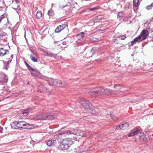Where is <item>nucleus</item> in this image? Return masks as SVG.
Segmentation results:
<instances>
[{
    "label": "nucleus",
    "instance_id": "nucleus-41",
    "mask_svg": "<svg viewBox=\"0 0 153 153\" xmlns=\"http://www.w3.org/2000/svg\"><path fill=\"white\" fill-rule=\"evenodd\" d=\"M2 130V129L1 128H0V131H1Z\"/></svg>",
    "mask_w": 153,
    "mask_h": 153
},
{
    "label": "nucleus",
    "instance_id": "nucleus-21",
    "mask_svg": "<svg viewBox=\"0 0 153 153\" xmlns=\"http://www.w3.org/2000/svg\"><path fill=\"white\" fill-rule=\"evenodd\" d=\"M6 35V33L2 31H0V40L2 39L3 37L5 36Z\"/></svg>",
    "mask_w": 153,
    "mask_h": 153
},
{
    "label": "nucleus",
    "instance_id": "nucleus-17",
    "mask_svg": "<svg viewBox=\"0 0 153 153\" xmlns=\"http://www.w3.org/2000/svg\"><path fill=\"white\" fill-rule=\"evenodd\" d=\"M85 35V33L84 32H82L78 34L76 37L77 39V40H82L83 39V37Z\"/></svg>",
    "mask_w": 153,
    "mask_h": 153
},
{
    "label": "nucleus",
    "instance_id": "nucleus-31",
    "mask_svg": "<svg viewBox=\"0 0 153 153\" xmlns=\"http://www.w3.org/2000/svg\"><path fill=\"white\" fill-rule=\"evenodd\" d=\"M152 7H153V5H152V3L151 5H148L147 6L146 9L148 10H149L152 9Z\"/></svg>",
    "mask_w": 153,
    "mask_h": 153
},
{
    "label": "nucleus",
    "instance_id": "nucleus-32",
    "mask_svg": "<svg viewBox=\"0 0 153 153\" xmlns=\"http://www.w3.org/2000/svg\"><path fill=\"white\" fill-rule=\"evenodd\" d=\"M120 36V38H121L120 39L122 40H124L126 38V36L125 35H122L121 36Z\"/></svg>",
    "mask_w": 153,
    "mask_h": 153
},
{
    "label": "nucleus",
    "instance_id": "nucleus-19",
    "mask_svg": "<svg viewBox=\"0 0 153 153\" xmlns=\"http://www.w3.org/2000/svg\"><path fill=\"white\" fill-rule=\"evenodd\" d=\"M56 142V140H50L48 141L47 143V145L48 146H51L54 145Z\"/></svg>",
    "mask_w": 153,
    "mask_h": 153
},
{
    "label": "nucleus",
    "instance_id": "nucleus-40",
    "mask_svg": "<svg viewBox=\"0 0 153 153\" xmlns=\"http://www.w3.org/2000/svg\"><path fill=\"white\" fill-rule=\"evenodd\" d=\"M30 51H31L32 53H33V51L31 50V49H30Z\"/></svg>",
    "mask_w": 153,
    "mask_h": 153
},
{
    "label": "nucleus",
    "instance_id": "nucleus-33",
    "mask_svg": "<svg viewBox=\"0 0 153 153\" xmlns=\"http://www.w3.org/2000/svg\"><path fill=\"white\" fill-rule=\"evenodd\" d=\"M118 16L121 17H122L123 16V14L122 12L119 13Z\"/></svg>",
    "mask_w": 153,
    "mask_h": 153
},
{
    "label": "nucleus",
    "instance_id": "nucleus-46",
    "mask_svg": "<svg viewBox=\"0 0 153 153\" xmlns=\"http://www.w3.org/2000/svg\"><path fill=\"white\" fill-rule=\"evenodd\" d=\"M152 3V5H153V2Z\"/></svg>",
    "mask_w": 153,
    "mask_h": 153
},
{
    "label": "nucleus",
    "instance_id": "nucleus-8",
    "mask_svg": "<svg viewBox=\"0 0 153 153\" xmlns=\"http://www.w3.org/2000/svg\"><path fill=\"white\" fill-rule=\"evenodd\" d=\"M49 83L50 85H56L58 87H64L65 86L62 82L57 79H54L52 78H51L49 80Z\"/></svg>",
    "mask_w": 153,
    "mask_h": 153
},
{
    "label": "nucleus",
    "instance_id": "nucleus-37",
    "mask_svg": "<svg viewBox=\"0 0 153 153\" xmlns=\"http://www.w3.org/2000/svg\"><path fill=\"white\" fill-rule=\"evenodd\" d=\"M14 0L16 2V4H18L19 3V1L18 0Z\"/></svg>",
    "mask_w": 153,
    "mask_h": 153
},
{
    "label": "nucleus",
    "instance_id": "nucleus-23",
    "mask_svg": "<svg viewBox=\"0 0 153 153\" xmlns=\"http://www.w3.org/2000/svg\"><path fill=\"white\" fill-rule=\"evenodd\" d=\"M30 58L32 61L34 62H37L38 61L37 59L32 55L30 56Z\"/></svg>",
    "mask_w": 153,
    "mask_h": 153
},
{
    "label": "nucleus",
    "instance_id": "nucleus-2",
    "mask_svg": "<svg viewBox=\"0 0 153 153\" xmlns=\"http://www.w3.org/2000/svg\"><path fill=\"white\" fill-rule=\"evenodd\" d=\"M149 34V32L147 30H143L141 33L140 34L131 42V45L132 46L134 45L137 42L139 43L142 41L146 39Z\"/></svg>",
    "mask_w": 153,
    "mask_h": 153
},
{
    "label": "nucleus",
    "instance_id": "nucleus-12",
    "mask_svg": "<svg viewBox=\"0 0 153 153\" xmlns=\"http://www.w3.org/2000/svg\"><path fill=\"white\" fill-rule=\"evenodd\" d=\"M29 71L31 72V75L34 77H36L40 74V73L32 67Z\"/></svg>",
    "mask_w": 153,
    "mask_h": 153
},
{
    "label": "nucleus",
    "instance_id": "nucleus-7",
    "mask_svg": "<svg viewBox=\"0 0 153 153\" xmlns=\"http://www.w3.org/2000/svg\"><path fill=\"white\" fill-rule=\"evenodd\" d=\"M13 57V55L12 53L8 51V53L6 54L4 56L5 62L4 63V67L7 70V67H9V64L11 62L12 59Z\"/></svg>",
    "mask_w": 153,
    "mask_h": 153
},
{
    "label": "nucleus",
    "instance_id": "nucleus-6",
    "mask_svg": "<svg viewBox=\"0 0 153 153\" xmlns=\"http://www.w3.org/2000/svg\"><path fill=\"white\" fill-rule=\"evenodd\" d=\"M80 103L83 108L87 109L88 112L92 114L95 113V111L91 110L92 108L91 107L92 105L88 100L84 99H83V101L80 102Z\"/></svg>",
    "mask_w": 153,
    "mask_h": 153
},
{
    "label": "nucleus",
    "instance_id": "nucleus-26",
    "mask_svg": "<svg viewBox=\"0 0 153 153\" xmlns=\"http://www.w3.org/2000/svg\"><path fill=\"white\" fill-rule=\"evenodd\" d=\"M42 16V13L41 11H38L36 14V16L39 19Z\"/></svg>",
    "mask_w": 153,
    "mask_h": 153
},
{
    "label": "nucleus",
    "instance_id": "nucleus-27",
    "mask_svg": "<svg viewBox=\"0 0 153 153\" xmlns=\"http://www.w3.org/2000/svg\"><path fill=\"white\" fill-rule=\"evenodd\" d=\"M41 51H42L45 54V55H46L47 56H51V53L48 52L47 51H46L43 50L42 49V50Z\"/></svg>",
    "mask_w": 153,
    "mask_h": 153
},
{
    "label": "nucleus",
    "instance_id": "nucleus-16",
    "mask_svg": "<svg viewBox=\"0 0 153 153\" xmlns=\"http://www.w3.org/2000/svg\"><path fill=\"white\" fill-rule=\"evenodd\" d=\"M31 110V109L30 108L24 110L22 111V114L24 116H26L30 112Z\"/></svg>",
    "mask_w": 153,
    "mask_h": 153
},
{
    "label": "nucleus",
    "instance_id": "nucleus-18",
    "mask_svg": "<svg viewBox=\"0 0 153 153\" xmlns=\"http://www.w3.org/2000/svg\"><path fill=\"white\" fill-rule=\"evenodd\" d=\"M85 43V42L82 40H77L76 42V44L78 46L83 45Z\"/></svg>",
    "mask_w": 153,
    "mask_h": 153
},
{
    "label": "nucleus",
    "instance_id": "nucleus-3",
    "mask_svg": "<svg viewBox=\"0 0 153 153\" xmlns=\"http://www.w3.org/2000/svg\"><path fill=\"white\" fill-rule=\"evenodd\" d=\"M11 127L14 129H21L25 127L24 128H27V127L31 125L24 121H17L14 122L11 124Z\"/></svg>",
    "mask_w": 153,
    "mask_h": 153
},
{
    "label": "nucleus",
    "instance_id": "nucleus-5",
    "mask_svg": "<svg viewBox=\"0 0 153 153\" xmlns=\"http://www.w3.org/2000/svg\"><path fill=\"white\" fill-rule=\"evenodd\" d=\"M53 118V116L49 113L46 114L43 113L34 115L33 119L34 120H39L52 119Z\"/></svg>",
    "mask_w": 153,
    "mask_h": 153
},
{
    "label": "nucleus",
    "instance_id": "nucleus-14",
    "mask_svg": "<svg viewBox=\"0 0 153 153\" xmlns=\"http://www.w3.org/2000/svg\"><path fill=\"white\" fill-rule=\"evenodd\" d=\"M8 50L4 49L3 48H0V57L4 56L6 54L8 53Z\"/></svg>",
    "mask_w": 153,
    "mask_h": 153
},
{
    "label": "nucleus",
    "instance_id": "nucleus-28",
    "mask_svg": "<svg viewBox=\"0 0 153 153\" xmlns=\"http://www.w3.org/2000/svg\"><path fill=\"white\" fill-rule=\"evenodd\" d=\"M42 92H43L44 93H47L48 91L47 88L45 87L42 86Z\"/></svg>",
    "mask_w": 153,
    "mask_h": 153
},
{
    "label": "nucleus",
    "instance_id": "nucleus-24",
    "mask_svg": "<svg viewBox=\"0 0 153 153\" xmlns=\"http://www.w3.org/2000/svg\"><path fill=\"white\" fill-rule=\"evenodd\" d=\"M139 0H134L133 5L135 7H137L138 5Z\"/></svg>",
    "mask_w": 153,
    "mask_h": 153
},
{
    "label": "nucleus",
    "instance_id": "nucleus-42",
    "mask_svg": "<svg viewBox=\"0 0 153 153\" xmlns=\"http://www.w3.org/2000/svg\"><path fill=\"white\" fill-rule=\"evenodd\" d=\"M57 42H56V41H55L54 42V43H56Z\"/></svg>",
    "mask_w": 153,
    "mask_h": 153
},
{
    "label": "nucleus",
    "instance_id": "nucleus-45",
    "mask_svg": "<svg viewBox=\"0 0 153 153\" xmlns=\"http://www.w3.org/2000/svg\"><path fill=\"white\" fill-rule=\"evenodd\" d=\"M52 7H53V4H52Z\"/></svg>",
    "mask_w": 153,
    "mask_h": 153
},
{
    "label": "nucleus",
    "instance_id": "nucleus-29",
    "mask_svg": "<svg viewBox=\"0 0 153 153\" xmlns=\"http://www.w3.org/2000/svg\"><path fill=\"white\" fill-rule=\"evenodd\" d=\"M6 15L4 13L0 16V23H1V22L2 20L5 18V16Z\"/></svg>",
    "mask_w": 153,
    "mask_h": 153
},
{
    "label": "nucleus",
    "instance_id": "nucleus-43",
    "mask_svg": "<svg viewBox=\"0 0 153 153\" xmlns=\"http://www.w3.org/2000/svg\"><path fill=\"white\" fill-rule=\"evenodd\" d=\"M8 97H7L6 98V99H7V98H8Z\"/></svg>",
    "mask_w": 153,
    "mask_h": 153
},
{
    "label": "nucleus",
    "instance_id": "nucleus-20",
    "mask_svg": "<svg viewBox=\"0 0 153 153\" xmlns=\"http://www.w3.org/2000/svg\"><path fill=\"white\" fill-rule=\"evenodd\" d=\"M120 36H117L116 35L114 36L113 38V43L115 44H118V41L117 40L118 38H120Z\"/></svg>",
    "mask_w": 153,
    "mask_h": 153
},
{
    "label": "nucleus",
    "instance_id": "nucleus-4",
    "mask_svg": "<svg viewBox=\"0 0 153 153\" xmlns=\"http://www.w3.org/2000/svg\"><path fill=\"white\" fill-rule=\"evenodd\" d=\"M73 144V142L70 138L64 139L60 142V148L62 150H67Z\"/></svg>",
    "mask_w": 153,
    "mask_h": 153
},
{
    "label": "nucleus",
    "instance_id": "nucleus-35",
    "mask_svg": "<svg viewBox=\"0 0 153 153\" xmlns=\"http://www.w3.org/2000/svg\"><path fill=\"white\" fill-rule=\"evenodd\" d=\"M96 8H97V7H96L92 8L90 9V10L91 11H92L96 9Z\"/></svg>",
    "mask_w": 153,
    "mask_h": 153
},
{
    "label": "nucleus",
    "instance_id": "nucleus-30",
    "mask_svg": "<svg viewBox=\"0 0 153 153\" xmlns=\"http://www.w3.org/2000/svg\"><path fill=\"white\" fill-rule=\"evenodd\" d=\"M25 65L27 67L28 69L29 70L32 67L31 66H30L29 64H28L25 61Z\"/></svg>",
    "mask_w": 153,
    "mask_h": 153
},
{
    "label": "nucleus",
    "instance_id": "nucleus-9",
    "mask_svg": "<svg viewBox=\"0 0 153 153\" xmlns=\"http://www.w3.org/2000/svg\"><path fill=\"white\" fill-rule=\"evenodd\" d=\"M78 131L76 130L75 129H72L71 130H68L65 131L64 132L61 133L60 134H59L61 135H62L63 134H74V135H79L78 132Z\"/></svg>",
    "mask_w": 153,
    "mask_h": 153
},
{
    "label": "nucleus",
    "instance_id": "nucleus-34",
    "mask_svg": "<svg viewBox=\"0 0 153 153\" xmlns=\"http://www.w3.org/2000/svg\"><path fill=\"white\" fill-rule=\"evenodd\" d=\"M16 9L18 10H21V8L20 6L19 5H17V7Z\"/></svg>",
    "mask_w": 153,
    "mask_h": 153
},
{
    "label": "nucleus",
    "instance_id": "nucleus-38",
    "mask_svg": "<svg viewBox=\"0 0 153 153\" xmlns=\"http://www.w3.org/2000/svg\"><path fill=\"white\" fill-rule=\"evenodd\" d=\"M62 44L64 45H66V43L65 42H62Z\"/></svg>",
    "mask_w": 153,
    "mask_h": 153
},
{
    "label": "nucleus",
    "instance_id": "nucleus-25",
    "mask_svg": "<svg viewBox=\"0 0 153 153\" xmlns=\"http://www.w3.org/2000/svg\"><path fill=\"white\" fill-rule=\"evenodd\" d=\"M48 15L51 16L54 15V12L51 9H50L48 11Z\"/></svg>",
    "mask_w": 153,
    "mask_h": 153
},
{
    "label": "nucleus",
    "instance_id": "nucleus-36",
    "mask_svg": "<svg viewBox=\"0 0 153 153\" xmlns=\"http://www.w3.org/2000/svg\"><path fill=\"white\" fill-rule=\"evenodd\" d=\"M110 116L111 117V119H113V120H115V121H116V120H115V118H114L113 117V116L111 114H110Z\"/></svg>",
    "mask_w": 153,
    "mask_h": 153
},
{
    "label": "nucleus",
    "instance_id": "nucleus-11",
    "mask_svg": "<svg viewBox=\"0 0 153 153\" xmlns=\"http://www.w3.org/2000/svg\"><path fill=\"white\" fill-rule=\"evenodd\" d=\"M128 127V123L126 122L122 123L121 125L118 126H116L115 128L117 129H121L124 130Z\"/></svg>",
    "mask_w": 153,
    "mask_h": 153
},
{
    "label": "nucleus",
    "instance_id": "nucleus-10",
    "mask_svg": "<svg viewBox=\"0 0 153 153\" xmlns=\"http://www.w3.org/2000/svg\"><path fill=\"white\" fill-rule=\"evenodd\" d=\"M140 131V129L137 128H135L132 129L130 133L128 134V137H131L137 134Z\"/></svg>",
    "mask_w": 153,
    "mask_h": 153
},
{
    "label": "nucleus",
    "instance_id": "nucleus-15",
    "mask_svg": "<svg viewBox=\"0 0 153 153\" xmlns=\"http://www.w3.org/2000/svg\"><path fill=\"white\" fill-rule=\"evenodd\" d=\"M97 49L96 48H93L91 49L90 51H89L88 53H87V57H91L95 53Z\"/></svg>",
    "mask_w": 153,
    "mask_h": 153
},
{
    "label": "nucleus",
    "instance_id": "nucleus-1",
    "mask_svg": "<svg viewBox=\"0 0 153 153\" xmlns=\"http://www.w3.org/2000/svg\"><path fill=\"white\" fill-rule=\"evenodd\" d=\"M91 95L95 96L102 95H108L111 94L112 93L111 90L108 89H104L100 88L98 90L94 89L90 91Z\"/></svg>",
    "mask_w": 153,
    "mask_h": 153
},
{
    "label": "nucleus",
    "instance_id": "nucleus-22",
    "mask_svg": "<svg viewBox=\"0 0 153 153\" xmlns=\"http://www.w3.org/2000/svg\"><path fill=\"white\" fill-rule=\"evenodd\" d=\"M4 76V77L2 79H3V80H1L2 82L3 83H7L8 80L7 76L6 75H5Z\"/></svg>",
    "mask_w": 153,
    "mask_h": 153
},
{
    "label": "nucleus",
    "instance_id": "nucleus-44",
    "mask_svg": "<svg viewBox=\"0 0 153 153\" xmlns=\"http://www.w3.org/2000/svg\"><path fill=\"white\" fill-rule=\"evenodd\" d=\"M7 21H8V18H7Z\"/></svg>",
    "mask_w": 153,
    "mask_h": 153
},
{
    "label": "nucleus",
    "instance_id": "nucleus-13",
    "mask_svg": "<svg viewBox=\"0 0 153 153\" xmlns=\"http://www.w3.org/2000/svg\"><path fill=\"white\" fill-rule=\"evenodd\" d=\"M67 26V25L65 24H64L62 25H59L58 26L55 30V33H56L59 32Z\"/></svg>",
    "mask_w": 153,
    "mask_h": 153
},
{
    "label": "nucleus",
    "instance_id": "nucleus-39",
    "mask_svg": "<svg viewBox=\"0 0 153 153\" xmlns=\"http://www.w3.org/2000/svg\"><path fill=\"white\" fill-rule=\"evenodd\" d=\"M118 85H115V86H114V88H116V87Z\"/></svg>",
    "mask_w": 153,
    "mask_h": 153
}]
</instances>
